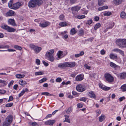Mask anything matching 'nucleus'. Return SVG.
Wrapping results in <instances>:
<instances>
[{"mask_svg":"<svg viewBox=\"0 0 126 126\" xmlns=\"http://www.w3.org/2000/svg\"><path fill=\"white\" fill-rule=\"evenodd\" d=\"M14 47L16 49L19 50H21L22 49V47H21L17 45H15L14 46Z\"/></svg>","mask_w":126,"mask_h":126,"instance_id":"obj_44","label":"nucleus"},{"mask_svg":"<svg viewBox=\"0 0 126 126\" xmlns=\"http://www.w3.org/2000/svg\"><path fill=\"white\" fill-rule=\"evenodd\" d=\"M110 57L112 59H116L115 61L119 63L121 62L120 59L117 57V56L116 54L111 53L110 55Z\"/></svg>","mask_w":126,"mask_h":126,"instance_id":"obj_6","label":"nucleus"},{"mask_svg":"<svg viewBox=\"0 0 126 126\" xmlns=\"http://www.w3.org/2000/svg\"><path fill=\"white\" fill-rule=\"evenodd\" d=\"M67 67H74L76 65L75 62H66Z\"/></svg>","mask_w":126,"mask_h":126,"instance_id":"obj_14","label":"nucleus"},{"mask_svg":"<svg viewBox=\"0 0 126 126\" xmlns=\"http://www.w3.org/2000/svg\"><path fill=\"white\" fill-rule=\"evenodd\" d=\"M104 77L106 81L109 83L112 82L113 81L114 78L109 73H106L104 75Z\"/></svg>","mask_w":126,"mask_h":126,"instance_id":"obj_4","label":"nucleus"},{"mask_svg":"<svg viewBox=\"0 0 126 126\" xmlns=\"http://www.w3.org/2000/svg\"><path fill=\"white\" fill-rule=\"evenodd\" d=\"M125 99V98L124 96H123L119 98V100L121 102L123 100Z\"/></svg>","mask_w":126,"mask_h":126,"instance_id":"obj_63","label":"nucleus"},{"mask_svg":"<svg viewBox=\"0 0 126 126\" xmlns=\"http://www.w3.org/2000/svg\"><path fill=\"white\" fill-rule=\"evenodd\" d=\"M28 91V89L27 88H25L24 90H23L22 91H21V93H20L19 94V97H20L22 95H23V94L25 93V92H27Z\"/></svg>","mask_w":126,"mask_h":126,"instance_id":"obj_31","label":"nucleus"},{"mask_svg":"<svg viewBox=\"0 0 126 126\" xmlns=\"http://www.w3.org/2000/svg\"><path fill=\"white\" fill-rule=\"evenodd\" d=\"M108 7L107 6H103L100 7L98 8V10L99 11H102L105 9H107Z\"/></svg>","mask_w":126,"mask_h":126,"instance_id":"obj_29","label":"nucleus"},{"mask_svg":"<svg viewBox=\"0 0 126 126\" xmlns=\"http://www.w3.org/2000/svg\"><path fill=\"white\" fill-rule=\"evenodd\" d=\"M6 92V91L4 90L0 89V94H4Z\"/></svg>","mask_w":126,"mask_h":126,"instance_id":"obj_59","label":"nucleus"},{"mask_svg":"<svg viewBox=\"0 0 126 126\" xmlns=\"http://www.w3.org/2000/svg\"><path fill=\"white\" fill-rule=\"evenodd\" d=\"M55 122L54 120H50L46 121L45 122V124L46 125H52Z\"/></svg>","mask_w":126,"mask_h":126,"instance_id":"obj_20","label":"nucleus"},{"mask_svg":"<svg viewBox=\"0 0 126 126\" xmlns=\"http://www.w3.org/2000/svg\"><path fill=\"white\" fill-rule=\"evenodd\" d=\"M112 15V13L111 12L105 11L103 13V15L104 16H109Z\"/></svg>","mask_w":126,"mask_h":126,"instance_id":"obj_33","label":"nucleus"},{"mask_svg":"<svg viewBox=\"0 0 126 126\" xmlns=\"http://www.w3.org/2000/svg\"><path fill=\"white\" fill-rule=\"evenodd\" d=\"M39 0H31L29 2L28 6L30 8H34L37 5H39Z\"/></svg>","mask_w":126,"mask_h":126,"instance_id":"obj_3","label":"nucleus"},{"mask_svg":"<svg viewBox=\"0 0 126 126\" xmlns=\"http://www.w3.org/2000/svg\"><path fill=\"white\" fill-rule=\"evenodd\" d=\"M77 90L78 91L82 92L84 91L85 90V87L81 84H79L76 87Z\"/></svg>","mask_w":126,"mask_h":126,"instance_id":"obj_9","label":"nucleus"},{"mask_svg":"<svg viewBox=\"0 0 126 126\" xmlns=\"http://www.w3.org/2000/svg\"><path fill=\"white\" fill-rule=\"evenodd\" d=\"M42 95H45L47 96H52L53 95V94H49V93L47 92H45L42 93L41 94Z\"/></svg>","mask_w":126,"mask_h":126,"instance_id":"obj_42","label":"nucleus"},{"mask_svg":"<svg viewBox=\"0 0 126 126\" xmlns=\"http://www.w3.org/2000/svg\"><path fill=\"white\" fill-rule=\"evenodd\" d=\"M54 52V49H51L47 51L46 54V57L47 59L51 62H53L54 60L53 57Z\"/></svg>","mask_w":126,"mask_h":126,"instance_id":"obj_1","label":"nucleus"},{"mask_svg":"<svg viewBox=\"0 0 126 126\" xmlns=\"http://www.w3.org/2000/svg\"><path fill=\"white\" fill-rule=\"evenodd\" d=\"M13 103H8L6 104L5 105L6 107H11L13 105Z\"/></svg>","mask_w":126,"mask_h":126,"instance_id":"obj_51","label":"nucleus"},{"mask_svg":"<svg viewBox=\"0 0 126 126\" xmlns=\"http://www.w3.org/2000/svg\"><path fill=\"white\" fill-rule=\"evenodd\" d=\"M30 47L32 49L34 50L37 46H35L33 44H31L30 45Z\"/></svg>","mask_w":126,"mask_h":126,"instance_id":"obj_48","label":"nucleus"},{"mask_svg":"<svg viewBox=\"0 0 126 126\" xmlns=\"http://www.w3.org/2000/svg\"><path fill=\"white\" fill-rule=\"evenodd\" d=\"M120 16L121 17L122 19L126 18V14L124 11H123L121 13Z\"/></svg>","mask_w":126,"mask_h":126,"instance_id":"obj_26","label":"nucleus"},{"mask_svg":"<svg viewBox=\"0 0 126 126\" xmlns=\"http://www.w3.org/2000/svg\"><path fill=\"white\" fill-rule=\"evenodd\" d=\"M77 32V31L75 30V28H73L71 29L70 30V34L71 35H74Z\"/></svg>","mask_w":126,"mask_h":126,"instance_id":"obj_28","label":"nucleus"},{"mask_svg":"<svg viewBox=\"0 0 126 126\" xmlns=\"http://www.w3.org/2000/svg\"><path fill=\"white\" fill-rule=\"evenodd\" d=\"M86 17V16L84 15H78L76 16V18L79 19H82L85 18Z\"/></svg>","mask_w":126,"mask_h":126,"instance_id":"obj_40","label":"nucleus"},{"mask_svg":"<svg viewBox=\"0 0 126 126\" xmlns=\"http://www.w3.org/2000/svg\"><path fill=\"white\" fill-rule=\"evenodd\" d=\"M121 90L123 92L126 91V84L122 85L121 87Z\"/></svg>","mask_w":126,"mask_h":126,"instance_id":"obj_27","label":"nucleus"},{"mask_svg":"<svg viewBox=\"0 0 126 126\" xmlns=\"http://www.w3.org/2000/svg\"><path fill=\"white\" fill-rule=\"evenodd\" d=\"M84 52L83 51H81L80 53L79 54H76L75 55V57H78L80 56H82L84 55Z\"/></svg>","mask_w":126,"mask_h":126,"instance_id":"obj_39","label":"nucleus"},{"mask_svg":"<svg viewBox=\"0 0 126 126\" xmlns=\"http://www.w3.org/2000/svg\"><path fill=\"white\" fill-rule=\"evenodd\" d=\"M23 3L21 2H18L13 4V9L16 10L18 9L23 5Z\"/></svg>","mask_w":126,"mask_h":126,"instance_id":"obj_7","label":"nucleus"},{"mask_svg":"<svg viewBox=\"0 0 126 126\" xmlns=\"http://www.w3.org/2000/svg\"><path fill=\"white\" fill-rule=\"evenodd\" d=\"M64 116L65 117L66 120H67V122L69 123H70V119H68L69 116L67 115H64Z\"/></svg>","mask_w":126,"mask_h":126,"instance_id":"obj_49","label":"nucleus"},{"mask_svg":"<svg viewBox=\"0 0 126 126\" xmlns=\"http://www.w3.org/2000/svg\"><path fill=\"white\" fill-rule=\"evenodd\" d=\"M1 27L3 29L6 30L9 32H13L16 31L15 29L11 28L6 25H2L1 26Z\"/></svg>","mask_w":126,"mask_h":126,"instance_id":"obj_5","label":"nucleus"},{"mask_svg":"<svg viewBox=\"0 0 126 126\" xmlns=\"http://www.w3.org/2000/svg\"><path fill=\"white\" fill-rule=\"evenodd\" d=\"M99 85L100 88H101L102 89L105 90H109L110 88V87L106 86H105L103 85L102 84H99Z\"/></svg>","mask_w":126,"mask_h":126,"instance_id":"obj_13","label":"nucleus"},{"mask_svg":"<svg viewBox=\"0 0 126 126\" xmlns=\"http://www.w3.org/2000/svg\"><path fill=\"white\" fill-rule=\"evenodd\" d=\"M78 0H70V3H71L73 4L77 2Z\"/></svg>","mask_w":126,"mask_h":126,"instance_id":"obj_58","label":"nucleus"},{"mask_svg":"<svg viewBox=\"0 0 126 126\" xmlns=\"http://www.w3.org/2000/svg\"><path fill=\"white\" fill-rule=\"evenodd\" d=\"M93 22V20L92 19H90L89 20H87L85 22V23L86 25H90Z\"/></svg>","mask_w":126,"mask_h":126,"instance_id":"obj_43","label":"nucleus"},{"mask_svg":"<svg viewBox=\"0 0 126 126\" xmlns=\"http://www.w3.org/2000/svg\"><path fill=\"white\" fill-rule=\"evenodd\" d=\"M6 15L8 16H14L15 15L16 13L14 11L12 10H9L7 13Z\"/></svg>","mask_w":126,"mask_h":126,"instance_id":"obj_15","label":"nucleus"},{"mask_svg":"<svg viewBox=\"0 0 126 126\" xmlns=\"http://www.w3.org/2000/svg\"><path fill=\"white\" fill-rule=\"evenodd\" d=\"M25 75H21V74H17L16 75V77L17 78H21L24 77Z\"/></svg>","mask_w":126,"mask_h":126,"instance_id":"obj_41","label":"nucleus"},{"mask_svg":"<svg viewBox=\"0 0 126 126\" xmlns=\"http://www.w3.org/2000/svg\"><path fill=\"white\" fill-rule=\"evenodd\" d=\"M72 93L73 95L76 96H78L79 95L78 93L75 91H73Z\"/></svg>","mask_w":126,"mask_h":126,"instance_id":"obj_55","label":"nucleus"},{"mask_svg":"<svg viewBox=\"0 0 126 126\" xmlns=\"http://www.w3.org/2000/svg\"><path fill=\"white\" fill-rule=\"evenodd\" d=\"M88 94L89 96L93 98H95L96 96L94 94V93L92 91H91L89 92Z\"/></svg>","mask_w":126,"mask_h":126,"instance_id":"obj_16","label":"nucleus"},{"mask_svg":"<svg viewBox=\"0 0 126 126\" xmlns=\"http://www.w3.org/2000/svg\"><path fill=\"white\" fill-rule=\"evenodd\" d=\"M99 17L97 16H96L94 17V21H98L99 20Z\"/></svg>","mask_w":126,"mask_h":126,"instance_id":"obj_64","label":"nucleus"},{"mask_svg":"<svg viewBox=\"0 0 126 126\" xmlns=\"http://www.w3.org/2000/svg\"><path fill=\"white\" fill-rule=\"evenodd\" d=\"M8 22L9 24L13 26L16 25L15 21L14 19H10L8 20Z\"/></svg>","mask_w":126,"mask_h":126,"instance_id":"obj_21","label":"nucleus"},{"mask_svg":"<svg viewBox=\"0 0 126 126\" xmlns=\"http://www.w3.org/2000/svg\"><path fill=\"white\" fill-rule=\"evenodd\" d=\"M50 24V23L49 21H45L43 23H40V26L43 28L46 27Z\"/></svg>","mask_w":126,"mask_h":126,"instance_id":"obj_11","label":"nucleus"},{"mask_svg":"<svg viewBox=\"0 0 126 126\" xmlns=\"http://www.w3.org/2000/svg\"><path fill=\"white\" fill-rule=\"evenodd\" d=\"M58 66L60 68H63L67 67L66 62L59 64H58Z\"/></svg>","mask_w":126,"mask_h":126,"instance_id":"obj_25","label":"nucleus"},{"mask_svg":"<svg viewBox=\"0 0 126 126\" xmlns=\"http://www.w3.org/2000/svg\"><path fill=\"white\" fill-rule=\"evenodd\" d=\"M42 62L46 66H47L49 65V64L47 63L44 61H43Z\"/></svg>","mask_w":126,"mask_h":126,"instance_id":"obj_62","label":"nucleus"},{"mask_svg":"<svg viewBox=\"0 0 126 126\" xmlns=\"http://www.w3.org/2000/svg\"><path fill=\"white\" fill-rule=\"evenodd\" d=\"M59 25L60 26L62 27L67 26L68 23L65 21L61 22L59 23Z\"/></svg>","mask_w":126,"mask_h":126,"instance_id":"obj_24","label":"nucleus"},{"mask_svg":"<svg viewBox=\"0 0 126 126\" xmlns=\"http://www.w3.org/2000/svg\"><path fill=\"white\" fill-rule=\"evenodd\" d=\"M11 122H8L7 120L6 119V120L3 123V126H8Z\"/></svg>","mask_w":126,"mask_h":126,"instance_id":"obj_37","label":"nucleus"},{"mask_svg":"<svg viewBox=\"0 0 126 126\" xmlns=\"http://www.w3.org/2000/svg\"><path fill=\"white\" fill-rule=\"evenodd\" d=\"M29 124L30 125H31L32 126H34L36 125L37 123L36 122H32L29 123Z\"/></svg>","mask_w":126,"mask_h":126,"instance_id":"obj_53","label":"nucleus"},{"mask_svg":"<svg viewBox=\"0 0 126 126\" xmlns=\"http://www.w3.org/2000/svg\"><path fill=\"white\" fill-rule=\"evenodd\" d=\"M7 84L6 81L5 80L0 79V87L5 86Z\"/></svg>","mask_w":126,"mask_h":126,"instance_id":"obj_19","label":"nucleus"},{"mask_svg":"<svg viewBox=\"0 0 126 126\" xmlns=\"http://www.w3.org/2000/svg\"><path fill=\"white\" fill-rule=\"evenodd\" d=\"M72 111V110L71 107L69 108L66 111V113L67 114L70 113Z\"/></svg>","mask_w":126,"mask_h":126,"instance_id":"obj_46","label":"nucleus"},{"mask_svg":"<svg viewBox=\"0 0 126 126\" xmlns=\"http://www.w3.org/2000/svg\"><path fill=\"white\" fill-rule=\"evenodd\" d=\"M56 81L57 82H60L62 81V79L61 78H58L56 79Z\"/></svg>","mask_w":126,"mask_h":126,"instance_id":"obj_60","label":"nucleus"},{"mask_svg":"<svg viewBox=\"0 0 126 126\" xmlns=\"http://www.w3.org/2000/svg\"><path fill=\"white\" fill-rule=\"evenodd\" d=\"M118 77H119L121 79H125L126 78V72H123L119 74Z\"/></svg>","mask_w":126,"mask_h":126,"instance_id":"obj_17","label":"nucleus"},{"mask_svg":"<svg viewBox=\"0 0 126 126\" xmlns=\"http://www.w3.org/2000/svg\"><path fill=\"white\" fill-rule=\"evenodd\" d=\"M19 84L22 86L25 85L27 83L25 81H23L22 80H20L19 81Z\"/></svg>","mask_w":126,"mask_h":126,"instance_id":"obj_38","label":"nucleus"},{"mask_svg":"<svg viewBox=\"0 0 126 126\" xmlns=\"http://www.w3.org/2000/svg\"><path fill=\"white\" fill-rule=\"evenodd\" d=\"M122 2L121 0H114L113 1V3L114 5H118Z\"/></svg>","mask_w":126,"mask_h":126,"instance_id":"obj_22","label":"nucleus"},{"mask_svg":"<svg viewBox=\"0 0 126 126\" xmlns=\"http://www.w3.org/2000/svg\"><path fill=\"white\" fill-rule=\"evenodd\" d=\"M116 43L117 45L121 48L126 47V39H118L116 40Z\"/></svg>","mask_w":126,"mask_h":126,"instance_id":"obj_2","label":"nucleus"},{"mask_svg":"<svg viewBox=\"0 0 126 126\" xmlns=\"http://www.w3.org/2000/svg\"><path fill=\"white\" fill-rule=\"evenodd\" d=\"M64 15L63 14H62L59 16V18L60 20H63L64 19Z\"/></svg>","mask_w":126,"mask_h":126,"instance_id":"obj_50","label":"nucleus"},{"mask_svg":"<svg viewBox=\"0 0 126 126\" xmlns=\"http://www.w3.org/2000/svg\"><path fill=\"white\" fill-rule=\"evenodd\" d=\"M13 0H11L9 2L8 4V6L9 8L11 9L13 8Z\"/></svg>","mask_w":126,"mask_h":126,"instance_id":"obj_34","label":"nucleus"},{"mask_svg":"<svg viewBox=\"0 0 126 126\" xmlns=\"http://www.w3.org/2000/svg\"><path fill=\"white\" fill-rule=\"evenodd\" d=\"M34 50L35 53H38L39 51V47L37 46L36 47Z\"/></svg>","mask_w":126,"mask_h":126,"instance_id":"obj_47","label":"nucleus"},{"mask_svg":"<svg viewBox=\"0 0 126 126\" xmlns=\"http://www.w3.org/2000/svg\"><path fill=\"white\" fill-rule=\"evenodd\" d=\"M80 7L78 6L73 7L72 8L71 10L74 15L77 14L78 11L80 10Z\"/></svg>","mask_w":126,"mask_h":126,"instance_id":"obj_8","label":"nucleus"},{"mask_svg":"<svg viewBox=\"0 0 126 126\" xmlns=\"http://www.w3.org/2000/svg\"><path fill=\"white\" fill-rule=\"evenodd\" d=\"M47 80L46 78H43L42 79L40 80V83H42L46 81Z\"/></svg>","mask_w":126,"mask_h":126,"instance_id":"obj_56","label":"nucleus"},{"mask_svg":"<svg viewBox=\"0 0 126 126\" xmlns=\"http://www.w3.org/2000/svg\"><path fill=\"white\" fill-rule=\"evenodd\" d=\"M87 100V98H86L85 97H83L81 98L80 99H79V100L80 101H83L84 102H85Z\"/></svg>","mask_w":126,"mask_h":126,"instance_id":"obj_52","label":"nucleus"},{"mask_svg":"<svg viewBox=\"0 0 126 126\" xmlns=\"http://www.w3.org/2000/svg\"><path fill=\"white\" fill-rule=\"evenodd\" d=\"M8 119L7 121L8 122H11L12 121V116L11 115H8L6 118V119Z\"/></svg>","mask_w":126,"mask_h":126,"instance_id":"obj_32","label":"nucleus"},{"mask_svg":"<svg viewBox=\"0 0 126 126\" xmlns=\"http://www.w3.org/2000/svg\"><path fill=\"white\" fill-rule=\"evenodd\" d=\"M106 51L104 49H103L100 51V53L101 55H104L105 54Z\"/></svg>","mask_w":126,"mask_h":126,"instance_id":"obj_57","label":"nucleus"},{"mask_svg":"<svg viewBox=\"0 0 126 126\" xmlns=\"http://www.w3.org/2000/svg\"><path fill=\"white\" fill-rule=\"evenodd\" d=\"M101 24L100 23H97L95 24L94 27V29L95 30H96L97 29L99 28L101 26Z\"/></svg>","mask_w":126,"mask_h":126,"instance_id":"obj_36","label":"nucleus"},{"mask_svg":"<svg viewBox=\"0 0 126 126\" xmlns=\"http://www.w3.org/2000/svg\"><path fill=\"white\" fill-rule=\"evenodd\" d=\"M84 75L83 74H80L77 75L75 78L76 81H79L82 80L84 78Z\"/></svg>","mask_w":126,"mask_h":126,"instance_id":"obj_12","label":"nucleus"},{"mask_svg":"<svg viewBox=\"0 0 126 126\" xmlns=\"http://www.w3.org/2000/svg\"><path fill=\"white\" fill-rule=\"evenodd\" d=\"M98 6H100L104 4L105 1L104 0H98Z\"/></svg>","mask_w":126,"mask_h":126,"instance_id":"obj_30","label":"nucleus"},{"mask_svg":"<svg viewBox=\"0 0 126 126\" xmlns=\"http://www.w3.org/2000/svg\"><path fill=\"white\" fill-rule=\"evenodd\" d=\"M99 121L100 122L103 121L105 119V116L104 115H101L99 117Z\"/></svg>","mask_w":126,"mask_h":126,"instance_id":"obj_35","label":"nucleus"},{"mask_svg":"<svg viewBox=\"0 0 126 126\" xmlns=\"http://www.w3.org/2000/svg\"><path fill=\"white\" fill-rule=\"evenodd\" d=\"M114 23L113 22H111L110 25L109 27L108 28L109 29H111L114 26Z\"/></svg>","mask_w":126,"mask_h":126,"instance_id":"obj_45","label":"nucleus"},{"mask_svg":"<svg viewBox=\"0 0 126 126\" xmlns=\"http://www.w3.org/2000/svg\"><path fill=\"white\" fill-rule=\"evenodd\" d=\"M110 67L113 68L116 70L119 69L120 68V67L119 66L117 65L114 63L110 62Z\"/></svg>","mask_w":126,"mask_h":126,"instance_id":"obj_10","label":"nucleus"},{"mask_svg":"<svg viewBox=\"0 0 126 126\" xmlns=\"http://www.w3.org/2000/svg\"><path fill=\"white\" fill-rule=\"evenodd\" d=\"M84 30L83 29L81 28L78 31V34L79 36H82L84 35Z\"/></svg>","mask_w":126,"mask_h":126,"instance_id":"obj_18","label":"nucleus"},{"mask_svg":"<svg viewBox=\"0 0 126 126\" xmlns=\"http://www.w3.org/2000/svg\"><path fill=\"white\" fill-rule=\"evenodd\" d=\"M63 51L61 50L59 51L57 53L58 58L59 59H61L63 57L62 54Z\"/></svg>","mask_w":126,"mask_h":126,"instance_id":"obj_23","label":"nucleus"},{"mask_svg":"<svg viewBox=\"0 0 126 126\" xmlns=\"http://www.w3.org/2000/svg\"><path fill=\"white\" fill-rule=\"evenodd\" d=\"M83 105L80 103H78L77 104V107L79 108H82L83 107Z\"/></svg>","mask_w":126,"mask_h":126,"instance_id":"obj_61","label":"nucleus"},{"mask_svg":"<svg viewBox=\"0 0 126 126\" xmlns=\"http://www.w3.org/2000/svg\"><path fill=\"white\" fill-rule=\"evenodd\" d=\"M120 49L119 48H114L112 50V51L114 52H119Z\"/></svg>","mask_w":126,"mask_h":126,"instance_id":"obj_54","label":"nucleus"}]
</instances>
